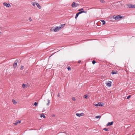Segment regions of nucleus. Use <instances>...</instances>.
Returning a JSON list of instances; mask_svg holds the SVG:
<instances>
[{"label":"nucleus","mask_w":135,"mask_h":135,"mask_svg":"<svg viewBox=\"0 0 135 135\" xmlns=\"http://www.w3.org/2000/svg\"><path fill=\"white\" fill-rule=\"evenodd\" d=\"M34 105L36 107L37 106L38 103L36 102H35L34 104Z\"/></svg>","instance_id":"obj_24"},{"label":"nucleus","mask_w":135,"mask_h":135,"mask_svg":"<svg viewBox=\"0 0 135 135\" xmlns=\"http://www.w3.org/2000/svg\"><path fill=\"white\" fill-rule=\"evenodd\" d=\"M71 6L72 7H76L77 6V5L75 6V3L74 2H73L71 4Z\"/></svg>","instance_id":"obj_9"},{"label":"nucleus","mask_w":135,"mask_h":135,"mask_svg":"<svg viewBox=\"0 0 135 135\" xmlns=\"http://www.w3.org/2000/svg\"><path fill=\"white\" fill-rule=\"evenodd\" d=\"M100 21L102 22V25H104L105 23V21L104 20H101Z\"/></svg>","instance_id":"obj_16"},{"label":"nucleus","mask_w":135,"mask_h":135,"mask_svg":"<svg viewBox=\"0 0 135 135\" xmlns=\"http://www.w3.org/2000/svg\"><path fill=\"white\" fill-rule=\"evenodd\" d=\"M103 130H104V131H108L109 130L107 128H104L103 129Z\"/></svg>","instance_id":"obj_25"},{"label":"nucleus","mask_w":135,"mask_h":135,"mask_svg":"<svg viewBox=\"0 0 135 135\" xmlns=\"http://www.w3.org/2000/svg\"><path fill=\"white\" fill-rule=\"evenodd\" d=\"M72 99L74 101H75V99L74 97H73Z\"/></svg>","instance_id":"obj_35"},{"label":"nucleus","mask_w":135,"mask_h":135,"mask_svg":"<svg viewBox=\"0 0 135 135\" xmlns=\"http://www.w3.org/2000/svg\"><path fill=\"white\" fill-rule=\"evenodd\" d=\"M61 29V27L59 26L58 27H56L55 28H54L53 30L54 32H56L59 30Z\"/></svg>","instance_id":"obj_2"},{"label":"nucleus","mask_w":135,"mask_h":135,"mask_svg":"<svg viewBox=\"0 0 135 135\" xmlns=\"http://www.w3.org/2000/svg\"><path fill=\"white\" fill-rule=\"evenodd\" d=\"M83 10V8H81L80 9H79L78 11H82Z\"/></svg>","instance_id":"obj_33"},{"label":"nucleus","mask_w":135,"mask_h":135,"mask_svg":"<svg viewBox=\"0 0 135 135\" xmlns=\"http://www.w3.org/2000/svg\"><path fill=\"white\" fill-rule=\"evenodd\" d=\"M103 103L102 102H99L98 103V105L100 106H102Z\"/></svg>","instance_id":"obj_15"},{"label":"nucleus","mask_w":135,"mask_h":135,"mask_svg":"<svg viewBox=\"0 0 135 135\" xmlns=\"http://www.w3.org/2000/svg\"><path fill=\"white\" fill-rule=\"evenodd\" d=\"M81 114H84L83 113H81V114L77 113L76 114V115L79 117H80L82 115Z\"/></svg>","instance_id":"obj_13"},{"label":"nucleus","mask_w":135,"mask_h":135,"mask_svg":"<svg viewBox=\"0 0 135 135\" xmlns=\"http://www.w3.org/2000/svg\"><path fill=\"white\" fill-rule=\"evenodd\" d=\"M100 2L102 3H105V1L104 0H100Z\"/></svg>","instance_id":"obj_21"},{"label":"nucleus","mask_w":135,"mask_h":135,"mask_svg":"<svg viewBox=\"0 0 135 135\" xmlns=\"http://www.w3.org/2000/svg\"><path fill=\"white\" fill-rule=\"evenodd\" d=\"M29 21H32V19L30 17L29 18Z\"/></svg>","instance_id":"obj_37"},{"label":"nucleus","mask_w":135,"mask_h":135,"mask_svg":"<svg viewBox=\"0 0 135 135\" xmlns=\"http://www.w3.org/2000/svg\"><path fill=\"white\" fill-rule=\"evenodd\" d=\"M122 18V17L120 15H117V16H115L114 18V19H115V20H117L118 19L121 18Z\"/></svg>","instance_id":"obj_4"},{"label":"nucleus","mask_w":135,"mask_h":135,"mask_svg":"<svg viewBox=\"0 0 135 135\" xmlns=\"http://www.w3.org/2000/svg\"><path fill=\"white\" fill-rule=\"evenodd\" d=\"M68 70L69 71L71 70V68L70 67H68Z\"/></svg>","instance_id":"obj_32"},{"label":"nucleus","mask_w":135,"mask_h":135,"mask_svg":"<svg viewBox=\"0 0 135 135\" xmlns=\"http://www.w3.org/2000/svg\"><path fill=\"white\" fill-rule=\"evenodd\" d=\"M113 122H109L107 125V126H111L112 125L113 123Z\"/></svg>","instance_id":"obj_8"},{"label":"nucleus","mask_w":135,"mask_h":135,"mask_svg":"<svg viewBox=\"0 0 135 135\" xmlns=\"http://www.w3.org/2000/svg\"><path fill=\"white\" fill-rule=\"evenodd\" d=\"M37 3L35 2H33L31 3V4L33 6H34L35 5H36V4Z\"/></svg>","instance_id":"obj_20"},{"label":"nucleus","mask_w":135,"mask_h":135,"mask_svg":"<svg viewBox=\"0 0 135 135\" xmlns=\"http://www.w3.org/2000/svg\"><path fill=\"white\" fill-rule=\"evenodd\" d=\"M80 61H78V63H79L80 62Z\"/></svg>","instance_id":"obj_40"},{"label":"nucleus","mask_w":135,"mask_h":135,"mask_svg":"<svg viewBox=\"0 0 135 135\" xmlns=\"http://www.w3.org/2000/svg\"><path fill=\"white\" fill-rule=\"evenodd\" d=\"M65 24H62L61 25H60L59 26L60 27H61V29L63 27H64V26H65Z\"/></svg>","instance_id":"obj_18"},{"label":"nucleus","mask_w":135,"mask_h":135,"mask_svg":"<svg viewBox=\"0 0 135 135\" xmlns=\"http://www.w3.org/2000/svg\"><path fill=\"white\" fill-rule=\"evenodd\" d=\"M77 5V6L78 5V4H75V6Z\"/></svg>","instance_id":"obj_38"},{"label":"nucleus","mask_w":135,"mask_h":135,"mask_svg":"<svg viewBox=\"0 0 135 135\" xmlns=\"http://www.w3.org/2000/svg\"><path fill=\"white\" fill-rule=\"evenodd\" d=\"M94 105L96 106V107H97L98 106V104H94Z\"/></svg>","instance_id":"obj_34"},{"label":"nucleus","mask_w":135,"mask_h":135,"mask_svg":"<svg viewBox=\"0 0 135 135\" xmlns=\"http://www.w3.org/2000/svg\"><path fill=\"white\" fill-rule=\"evenodd\" d=\"M23 67H24V66H21V68H20V69L21 70H22L23 69Z\"/></svg>","instance_id":"obj_31"},{"label":"nucleus","mask_w":135,"mask_h":135,"mask_svg":"<svg viewBox=\"0 0 135 135\" xmlns=\"http://www.w3.org/2000/svg\"><path fill=\"white\" fill-rule=\"evenodd\" d=\"M101 116H100L99 115H98L96 116L95 117V118H100Z\"/></svg>","instance_id":"obj_23"},{"label":"nucleus","mask_w":135,"mask_h":135,"mask_svg":"<svg viewBox=\"0 0 135 135\" xmlns=\"http://www.w3.org/2000/svg\"><path fill=\"white\" fill-rule=\"evenodd\" d=\"M1 32H0V35L1 34Z\"/></svg>","instance_id":"obj_41"},{"label":"nucleus","mask_w":135,"mask_h":135,"mask_svg":"<svg viewBox=\"0 0 135 135\" xmlns=\"http://www.w3.org/2000/svg\"><path fill=\"white\" fill-rule=\"evenodd\" d=\"M12 101L13 104H17V102L13 99H12Z\"/></svg>","instance_id":"obj_14"},{"label":"nucleus","mask_w":135,"mask_h":135,"mask_svg":"<svg viewBox=\"0 0 135 135\" xmlns=\"http://www.w3.org/2000/svg\"><path fill=\"white\" fill-rule=\"evenodd\" d=\"M21 122V120H16V123H14V124L15 125H17L18 123H20Z\"/></svg>","instance_id":"obj_10"},{"label":"nucleus","mask_w":135,"mask_h":135,"mask_svg":"<svg viewBox=\"0 0 135 135\" xmlns=\"http://www.w3.org/2000/svg\"><path fill=\"white\" fill-rule=\"evenodd\" d=\"M116 73H117L116 72V71H112L111 72V74L112 75L115 74Z\"/></svg>","instance_id":"obj_19"},{"label":"nucleus","mask_w":135,"mask_h":135,"mask_svg":"<svg viewBox=\"0 0 135 135\" xmlns=\"http://www.w3.org/2000/svg\"><path fill=\"white\" fill-rule=\"evenodd\" d=\"M92 63L93 64H94L95 63H96V62L94 61V60H93L92 62Z\"/></svg>","instance_id":"obj_29"},{"label":"nucleus","mask_w":135,"mask_h":135,"mask_svg":"<svg viewBox=\"0 0 135 135\" xmlns=\"http://www.w3.org/2000/svg\"><path fill=\"white\" fill-rule=\"evenodd\" d=\"M79 15V14L78 13H77L76 15V16H75V18H77L78 17V15Z\"/></svg>","instance_id":"obj_22"},{"label":"nucleus","mask_w":135,"mask_h":135,"mask_svg":"<svg viewBox=\"0 0 135 135\" xmlns=\"http://www.w3.org/2000/svg\"><path fill=\"white\" fill-rule=\"evenodd\" d=\"M18 61V60H16L13 64V66L14 68H15L17 66V63Z\"/></svg>","instance_id":"obj_3"},{"label":"nucleus","mask_w":135,"mask_h":135,"mask_svg":"<svg viewBox=\"0 0 135 135\" xmlns=\"http://www.w3.org/2000/svg\"><path fill=\"white\" fill-rule=\"evenodd\" d=\"M78 13L79 14H80L81 13H87V12L86 11H80Z\"/></svg>","instance_id":"obj_12"},{"label":"nucleus","mask_w":135,"mask_h":135,"mask_svg":"<svg viewBox=\"0 0 135 135\" xmlns=\"http://www.w3.org/2000/svg\"><path fill=\"white\" fill-rule=\"evenodd\" d=\"M83 114H81V115H83Z\"/></svg>","instance_id":"obj_42"},{"label":"nucleus","mask_w":135,"mask_h":135,"mask_svg":"<svg viewBox=\"0 0 135 135\" xmlns=\"http://www.w3.org/2000/svg\"><path fill=\"white\" fill-rule=\"evenodd\" d=\"M88 96V95H85L84 96V98H86Z\"/></svg>","instance_id":"obj_28"},{"label":"nucleus","mask_w":135,"mask_h":135,"mask_svg":"<svg viewBox=\"0 0 135 135\" xmlns=\"http://www.w3.org/2000/svg\"><path fill=\"white\" fill-rule=\"evenodd\" d=\"M22 86L23 88H26L25 85L24 84H22Z\"/></svg>","instance_id":"obj_27"},{"label":"nucleus","mask_w":135,"mask_h":135,"mask_svg":"<svg viewBox=\"0 0 135 135\" xmlns=\"http://www.w3.org/2000/svg\"><path fill=\"white\" fill-rule=\"evenodd\" d=\"M25 85L26 88H27L28 86V84H26Z\"/></svg>","instance_id":"obj_36"},{"label":"nucleus","mask_w":135,"mask_h":135,"mask_svg":"<svg viewBox=\"0 0 135 135\" xmlns=\"http://www.w3.org/2000/svg\"><path fill=\"white\" fill-rule=\"evenodd\" d=\"M47 102H48V103L47 104V105H49V104H50V100L48 99L47 100Z\"/></svg>","instance_id":"obj_26"},{"label":"nucleus","mask_w":135,"mask_h":135,"mask_svg":"<svg viewBox=\"0 0 135 135\" xmlns=\"http://www.w3.org/2000/svg\"><path fill=\"white\" fill-rule=\"evenodd\" d=\"M117 3L118 4H120V6H122L123 5L124 2L123 1H121L119 2H118Z\"/></svg>","instance_id":"obj_7"},{"label":"nucleus","mask_w":135,"mask_h":135,"mask_svg":"<svg viewBox=\"0 0 135 135\" xmlns=\"http://www.w3.org/2000/svg\"><path fill=\"white\" fill-rule=\"evenodd\" d=\"M131 97V96L130 95H128L127 97V99H128L129 98Z\"/></svg>","instance_id":"obj_30"},{"label":"nucleus","mask_w":135,"mask_h":135,"mask_svg":"<svg viewBox=\"0 0 135 135\" xmlns=\"http://www.w3.org/2000/svg\"><path fill=\"white\" fill-rule=\"evenodd\" d=\"M126 5L127 7V8H135V5H134L130 4H126Z\"/></svg>","instance_id":"obj_1"},{"label":"nucleus","mask_w":135,"mask_h":135,"mask_svg":"<svg viewBox=\"0 0 135 135\" xmlns=\"http://www.w3.org/2000/svg\"><path fill=\"white\" fill-rule=\"evenodd\" d=\"M4 5L6 6L7 7H11V5L9 3H7L5 2L3 3Z\"/></svg>","instance_id":"obj_6"},{"label":"nucleus","mask_w":135,"mask_h":135,"mask_svg":"<svg viewBox=\"0 0 135 135\" xmlns=\"http://www.w3.org/2000/svg\"><path fill=\"white\" fill-rule=\"evenodd\" d=\"M40 117H43L44 118H45L46 117L44 115V114L42 113V114L41 115V116H40Z\"/></svg>","instance_id":"obj_17"},{"label":"nucleus","mask_w":135,"mask_h":135,"mask_svg":"<svg viewBox=\"0 0 135 135\" xmlns=\"http://www.w3.org/2000/svg\"><path fill=\"white\" fill-rule=\"evenodd\" d=\"M57 96L58 97L60 96L59 94H58V95H57Z\"/></svg>","instance_id":"obj_39"},{"label":"nucleus","mask_w":135,"mask_h":135,"mask_svg":"<svg viewBox=\"0 0 135 135\" xmlns=\"http://www.w3.org/2000/svg\"><path fill=\"white\" fill-rule=\"evenodd\" d=\"M112 82L111 81H109L108 82H107L106 84L107 86L110 87L111 86V84Z\"/></svg>","instance_id":"obj_5"},{"label":"nucleus","mask_w":135,"mask_h":135,"mask_svg":"<svg viewBox=\"0 0 135 135\" xmlns=\"http://www.w3.org/2000/svg\"><path fill=\"white\" fill-rule=\"evenodd\" d=\"M36 5L37 6L38 8L39 9H41V7L40 5L38 3H37L36 4Z\"/></svg>","instance_id":"obj_11"}]
</instances>
